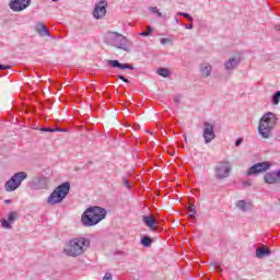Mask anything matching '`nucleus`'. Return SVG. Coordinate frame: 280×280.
I'll use <instances>...</instances> for the list:
<instances>
[{
	"instance_id": "20",
	"label": "nucleus",
	"mask_w": 280,
	"mask_h": 280,
	"mask_svg": "<svg viewBox=\"0 0 280 280\" xmlns=\"http://www.w3.org/2000/svg\"><path fill=\"white\" fill-rule=\"evenodd\" d=\"M236 207L240 209V211L246 213L253 209V202L246 200H238L236 201Z\"/></svg>"
},
{
	"instance_id": "32",
	"label": "nucleus",
	"mask_w": 280,
	"mask_h": 280,
	"mask_svg": "<svg viewBox=\"0 0 280 280\" xmlns=\"http://www.w3.org/2000/svg\"><path fill=\"white\" fill-rule=\"evenodd\" d=\"M40 132H54V128H40Z\"/></svg>"
},
{
	"instance_id": "40",
	"label": "nucleus",
	"mask_w": 280,
	"mask_h": 280,
	"mask_svg": "<svg viewBox=\"0 0 280 280\" xmlns=\"http://www.w3.org/2000/svg\"><path fill=\"white\" fill-rule=\"evenodd\" d=\"M174 21H175L176 25H178V16H175Z\"/></svg>"
},
{
	"instance_id": "30",
	"label": "nucleus",
	"mask_w": 280,
	"mask_h": 280,
	"mask_svg": "<svg viewBox=\"0 0 280 280\" xmlns=\"http://www.w3.org/2000/svg\"><path fill=\"white\" fill-rule=\"evenodd\" d=\"M170 43H172V39L167 37L161 39V45H170Z\"/></svg>"
},
{
	"instance_id": "16",
	"label": "nucleus",
	"mask_w": 280,
	"mask_h": 280,
	"mask_svg": "<svg viewBox=\"0 0 280 280\" xmlns=\"http://www.w3.org/2000/svg\"><path fill=\"white\" fill-rule=\"evenodd\" d=\"M107 65L109 67H112L113 69H121L122 71L126 69H129L130 71H132V69H135V67H132L128 63H121V62H119V60H108Z\"/></svg>"
},
{
	"instance_id": "39",
	"label": "nucleus",
	"mask_w": 280,
	"mask_h": 280,
	"mask_svg": "<svg viewBox=\"0 0 280 280\" xmlns=\"http://www.w3.org/2000/svg\"><path fill=\"white\" fill-rule=\"evenodd\" d=\"M4 205H12V200L11 199H5Z\"/></svg>"
},
{
	"instance_id": "36",
	"label": "nucleus",
	"mask_w": 280,
	"mask_h": 280,
	"mask_svg": "<svg viewBox=\"0 0 280 280\" xmlns=\"http://www.w3.org/2000/svg\"><path fill=\"white\" fill-rule=\"evenodd\" d=\"M5 69H10V66L0 65V71H4Z\"/></svg>"
},
{
	"instance_id": "11",
	"label": "nucleus",
	"mask_w": 280,
	"mask_h": 280,
	"mask_svg": "<svg viewBox=\"0 0 280 280\" xmlns=\"http://www.w3.org/2000/svg\"><path fill=\"white\" fill-rule=\"evenodd\" d=\"M205 143H211L215 139V131L211 122H203V135Z\"/></svg>"
},
{
	"instance_id": "25",
	"label": "nucleus",
	"mask_w": 280,
	"mask_h": 280,
	"mask_svg": "<svg viewBox=\"0 0 280 280\" xmlns=\"http://www.w3.org/2000/svg\"><path fill=\"white\" fill-rule=\"evenodd\" d=\"M149 10L152 12V14H156L159 19L163 16V13H161V11H159V8L156 7H150Z\"/></svg>"
},
{
	"instance_id": "41",
	"label": "nucleus",
	"mask_w": 280,
	"mask_h": 280,
	"mask_svg": "<svg viewBox=\"0 0 280 280\" xmlns=\"http://www.w3.org/2000/svg\"><path fill=\"white\" fill-rule=\"evenodd\" d=\"M54 3H58V1H60V0H51Z\"/></svg>"
},
{
	"instance_id": "42",
	"label": "nucleus",
	"mask_w": 280,
	"mask_h": 280,
	"mask_svg": "<svg viewBox=\"0 0 280 280\" xmlns=\"http://www.w3.org/2000/svg\"><path fill=\"white\" fill-rule=\"evenodd\" d=\"M175 102L178 103V98H175Z\"/></svg>"
},
{
	"instance_id": "17",
	"label": "nucleus",
	"mask_w": 280,
	"mask_h": 280,
	"mask_svg": "<svg viewBox=\"0 0 280 280\" xmlns=\"http://www.w3.org/2000/svg\"><path fill=\"white\" fill-rule=\"evenodd\" d=\"M142 222L150 229V231H156V226H159V222L152 215L142 217Z\"/></svg>"
},
{
	"instance_id": "31",
	"label": "nucleus",
	"mask_w": 280,
	"mask_h": 280,
	"mask_svg": "<svg viewBox=\"0 0 280 280\" xmlns=\"http://www.w3.org/2000/svg\"><path fill=\"white\" fill-rule=\"evenodd\" d=\"M103 280H113V273L106 272L105 276L103 277Z\"/></svg>"
},
{
	"instance_id": "9",
	"label": "nucleus",
	"mask_w": 280,
	"mask_h": 280,
	"mask_svg": "<svg viewBox=\"0 0 280 280\" xmlns=\"http://www.w3.org/2000/svg\"><path fill=\"white\" fill-rule=\"evenodd\" d=\"M106 8H108V2H106V0L97 2L93 11L94 19H104L106 16Z\"/></svg>"
},
{
	"instance_id": "8",
	"label": "nucleus",
	"mask_w": 280,
	"mask_h": 280,
	"mask_svg": "<svg viewBox=\"0 0 280 280\" xmlns=\"http://www.w3.org/2000/svg\"><path fill=\"white\" fill-rule=\"evenodd\" d=\"M272 167V163L270 162H259L250 166L247 172V176H254V174H264V172H268Z\"/></svg>"
},
{
	"instance_id": "2",
	"label": "nucleus",
	"mask_w": 280,
	"mask_h": 280,
	"mask_svg": "<svg viewBox=\"0 0 280 280\" xmlns=\"http://www.w3.org/2000/svg\"><path fill=\"white\" fill-rule=\"evenodd\" d=\"M106 218V209L102 207H90L88 208L82 217H81V223L83 226H95L96 224H100L102 220Z\"/></svg>"
},
{
	"instance_id": "4",
	"label": "nucleus",
	"mask_w": 280,
	"mask_h": 280,
	"mask_svg": "<svg viewBox=\"0 0 280 280\" xmlns=\"http://www.w3.org/2000/svg\"><path fill=\"white\" fill-rule=\"evenodd\" d=\"M105 43L117 49H122V51H130V47L128 46L130 42L118 32H107L105 35Z\"/></svg>"
},
{
	"instance_id": "23",
	"label": "nucleus",
	"mask_w": 280,
	"mask_h": 280,
	"mask_svg": "<svg viewBox=\"0 0 280 280\" xmlns=\"http://www.w3.org/2000/svg\"><path fill=\"white\" fill-rule=\"evenodd\" d=\"M141 244H142V246L148 248V247L152 246V238H150L149 236H143L141 240Z\"/></svg>"
},
{
	"instance_id": "29",
	"label": "nucleus",
	"mask_w": 280,
	"mask_h": 280,
	"mask_svg": "<svg viewBox=\"0 0 280 280\" xmlns=\"http://www.w3.org/2000/svg\"><path fill=\"white\" fill-rule=\"evenodd\" d=\"M122 185L127 188V189H130V182H128V178L126 177H122Z\"/></svg>"
},
{
	"instance_id": "24",
	"label": "nucleus",
	"mask_w": 280,
	"mask_h": 280,
	"mask_svg": "<svg viewBox=\"0 0 280 280\" xmlns=\"http://www.w3.org/2000/svg\"><path fill=\"white\" fill-rule=\"evenodd\" d=\"M158 73L162 77V78H170V70L165 69V68H159L158 69Z\"/></svg>"
},
{
	"instance_id": "13",
	"label": "nucleus",
	"mask_w": 280,
	"mask_h": 280,
	"mask_svg": "<svg viewBox=\"0 0 280 280\" xmlns=\"http://www.w3.org/2000/svg\"><path fill=\"white\" fill-rule=\"evenodd\" d=\"M242 62V57L240 56H234V57H231L229 60H225L224 62V68H225V71H235V69H237V67H240Z\"/></svg>"
},
{
	"instance_id": "28",
	"label": "nucleus",
	"mask_w": 280,
	"mask_h": 280,
	"mask_svg": "<svg viewBox=\"0 0 280 280\" xmlns=\"http://www.w3.org/2000/svg\"><path fill=\"white\" fill-rule=\"evenodd\" d=\"M154 32V28L152 26H147V32H141L140 36H150Z\"/></svg>"
},
{
	"instance_id": "1",
	"label": "nucleus",
	"mask_w": 280,
	"mask_h": 280,
	"mask_svg": "<svg viewBox=\"0 0 280 280\" xmlns=\"http://www.w3.org/2000/svg\"><path fill=\"white\" fill-rule=\"evenodd\" d=\"M90 246L91 240L86 237H74L68 242L63 248V253L68 257H80V255H84L89 250Z\"/></svg>"
},
{
	"instance_id": "33",
	"label": "nucleus",
	"mask_w": 280,
	"mask_h": 280,
	"mask_svg": "<svg viewBox=\"0 0 280 280\" xmlns=\"http://www.w3.org/2000/svg\"><path fill=\"white\" fill-rule=\"evenodd\" d=\"M243 141H244V139L238 138V139L236 140V142H235L236 148H240V145H242V142H243Z\"/></svg>"
},
{
	"instance_id": "21",
	"label": "nucleus",
	"mask_w": 280,
	"mask_h": 280,
	"mask_svg": "<svg viewBox=\"0 0 280 280\" xmlns=\"http://www.w3.org/2000/svg\"><path fill=\"white\" fill-rule=\"evenodd\" d=\"M36 32L39 34V36H50L49 31H47V25L44 23L37 24Z\"/></svg>"
},
{
	"instance_id": "5",
	"label": "nucleus",
	"mask_w": 280,
	"mask_h": 280,
	"mask_svg": "<svg viewBox=\"0 0 280 280\" xmlns=\"http://www.w3.org/2000/svg\"><path fill=\"white\" fill-rule=\"evenodd\" d=\"M71 189V184L69 182H66L61 185H59L54 191L48 196L47 203L51 207L56 205H60L67 196H69V191Z\"/></svg>"
},
{
	"instance_id": "27",
	"label": "nucleus",
	"mask_w": 280,
	"mask_h": 280,
	"mask_svg": "<svg viewBox=\"0 0 280 280\" xmlns=\"http://www.w3.org/2000/svg\"><path fill=\"white\" fill-rule=\"evenodd\" d=\"M177 16H184L185 19H188V21H190V23H194V18H191V15L189 13L178 12Z\"/></svg>"
},
{
	"instance_id": "7",
	"label": "nucleus",
	"mask_w": 280,
	"mask_h": 280,
	"mask_svg": "<svg viewBox=\"0 0 280 280\" xmlns=\"http://www.w3.org/2000/svg\"><path fill=\"white\" fill-rule=\"evenodd\" d=\"M27 178L26 172H18L11 176L4 184V190L8 192L16 191L21 187L23 180Z\"/></svg>"
},
{
	"instance_id": "15",
	"label": "nucleus",
	"mask_w": 280,
	"mask_h": 280,
	"mask_svg": "<svg viewBox=\"0 0 280 280\" xmlns=\"http://www.w3.org/2000/svg\"><path fill=\"white\" fill-rule=\"evenodd\" d=\"M16 215H18L16 212H10L8 215V219H1L0 222H1L2 229H7V230L12 229V224H14V220H16Z\"/></svg>"
},
{
	"instance_id": "34",
	"label": "nucleus",
	"mask_w": 280,
	"mask_h": 280,
	"mask_svg": "<svg viewBox=\"0 0 280 280\" xmlns=\"http://www.w3.org/2000/svg\"><path fill=\"white\" fill-rule=\"evenodd\" d=\"M214 268H215V270H218L219 272H222V268L220 267V264L214 262Z\"/></svg>"
},
{
	"instance_id": "6",
	"label": "nucleus",
	"mask_w": 280,
	"mask_h": 280,
	"mask_svg": "<svg viewBox=\"0 0 280 280\" xmlns=\"http://www.w3.org/2000/svg\"><path fill=\"white\" fill-rule=\"evenodd\" d=\"M233 166L228 160H222L217 163L214 166V177L217 180H224L231 176V171Z\"/></svg>"
},
{
	"instance_id": "12",
	"label": "nucleus",
	"mask_w": 280,
	"mask_h": 280,
	"mask_svg": "<svg viewBox=\"0 0 280 280\" xmlns=\"http://www.w3.org/2000/svg\"><path fill=\"white\" fill-rule=\"evenodd\" d=\"M47 177H35L28 183V187L34 190L47 189Z\"/></svg>"
},
{
	"instance_id": "38",
	"label": "nucleus",
	"mask_w": 280,
	"mask_h": 280,
	"mask_svg": "<svg viewBox=\"0 0 280 280\" xmlns=\"http://www.w3.org/2000/svg\"><path fill=\"white\" fill-rule=\"evenodd\" d=\"M185 28H186V30H194V24H186V25H185Z\"/></svg>"
},
{
	"instance_id": "14",
	"label": "nucleus",
	"mask_w": 280,
	"mask_h": 280,
	"mask_svg": "<svg viewBox=\"0 0 280 280\" xmlns=\"http://www.w3.org/2000/svg\"><path fill=\"white\" fill-rule=\"evenodd\" d=\"M264 182L267 185H275L276 183H279V173L278 171L268 172L264 176Z\"/></svg>"
},
{
	"instance_id": "22",
	"label": "nucleus",
	"mask_w": 280,
	"mask_h": 280,
	"mask_svg": "<svg viewBox=\"0 0 280 280\" xmlns=\"http://www.w3.org/2000/svg\"><path fill=\"white\" fill-rule=\"evenodd\" d=\"M279 102H280V91H277L271 97V103L273 104V106H279Z\"/></svg>"
},
{
	"instance_id": "26",
	"label": "nucleus",
	"mask_w": 280,
	"mask_h": 280,
	"mask_svg": "<svg viewBox=\"0 0 280 280\" xmlns=\"http://www.w3.org/2000/svg\"><path fill=\"white\" fill-rule=\"evenodd\" d=\"M188 217L191 219L196 218V206L188 207Z\"/></svg>"
},
{
	"instance_id": "18",
	"label": "nucleus",
	"mask_w": 280,
	"mask_h": 280,
	"mask_svg": "<svg viewBox=\"0 0 280 280\" xmlns=\"http://www.w3.org/2000/svg\"><path fill=\"white\" fill-rule=\"evenodd\" d=\"M270 255H272V250H270V248L264 245L261 247L256 248L257 259H264L266 257H270Z\"/></svg>"
},
{
	"instance_id": "37",
	"label": "nucleus",
	"mask_w": 280,
	"mask_h": 280,
	"mask_svg": "<svg viewBox=\"0 0 280 280\" xmlns=\"http://www.w3.org/2000/svg\"><path fill=\"white\" fill-rule=\"evenodd\" d=\"M54 132H65V129L61 128H52Z\"/></svg>"
},
{
	"instance_id": "19",
	"label": "nucleus",
	"mask_w": 280,
	"mask_h": 280,
	"mask_svg": "<svg viewBox=\"0 0 280 280\" xmlns=\"http://www.w3.org/2000/svg\"><path fill=\"white\" fill-rule=\"evenodd\" d=\"M199 71L202 78H209V75H211V71H213V66H211L209 62H203L200 65Z\"/></svg>"
},
{
	"instance_id": "35",
	"label": "nucleus",
	"mask_w": 280,
	"mask_h": 280,
	"mask_svg": "<svg viewBox=\"0 0 280 280\" xmlns=\"http://www.w3.org/2000/svg\"><path fill=\"white\" fill-rule=\"evenodd\" d=\"M118 79L121 80L122 82H126V83L129 82L128 79L124 75H118Z\"/></svg>"
},
{
	"instance_id": "3",
	"label": "nucleus",
	"mask_w": 280,
	"mask_h": 280,
	"mask_svg": "<svg viewBox=\"0 0 280 280\" xmlns=\"http://www.w3.org/2000/svg\"><path fill=\"white\" fill-rule=\"evenodd\" d=\"M277 115L272 112L265 113L259 120L258 135L261 139H270L272 137V131L275 126H277Z\"/></svg>"
},
{
	"instance_id": "10",
	"label": "nucleus",
	"mask_w": 280,
	"mask_h": 280,
	"mask_svg": "<svg viewBox=\"0 0 280 280\" xmlns=\"http://www.w3.org/2000/svg\"><path fill=\"white\" fill-rule=\"evenodd\" d=\"M30 3H32V0H12L9 7L13 12H23V10L30 8Z\"/></svg>"
}]
</instances>
